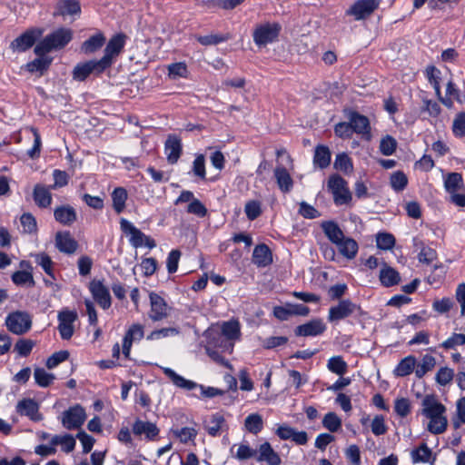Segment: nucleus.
Segmentation results:
<instances>
[{
	"mask_svg": "<svg viewBox=\"0 0 465 465\" xmlns=\"http://www.w3.org/2000/svg\"><path fill=\"white\" fill-rule=\"evenodd\" d=\"M73 38V31L69 28L60 27L47 35L35 47L37 56L45 55L53 50L64 48Z\"/></svg>",
	"mask_w": 465,
	"mask_h": 465,
	"instance_id": "1",
	"label": "nucleus"
},
{
	"mask_svg": "<svg viewBox=\"0 0 465 465\" xmlns=\"http://www.w3.org/2000/svg\"><path fill=\"white\" fill-rule=\"evenodd\" d=\"M121 230L128 236L131 245L134 248L141 247L143 245L153 249L156 246L155 242L142 232L139 229L134 226L132 223L124 218L120 220Z\"/></svg>",
	"mask_w": 465,
	"mask_h": 465,
	"instance_id": "2",
	"label": "nucleus"
},
{
	"mask_svg": "<svg viewBox=\"0 0 465 465\" xmlns=\"http://www.w3.org/2000/svg\"><path fill=\"white\" fill-rule=\"evenodd\" d=\"M280 31L281 26L276 23L260 25L253 31V42L260 47L266 46L277 40Z\"/></svg>",
	"mask_w": 465,
	"mask_h": 465,
	"instance_id": "3",
	"label": "nucleus"
},
{
	"mask_svg": "<svg viewBox=\"0 0 465 465\" xmlns=\"http://www.w3.org/2000/svg\"><path fill=\"white\" fill-rule=\"evenodd\" d=\"M5 323L11 332L24 334L31 329L32 317L26 312L17 311L6 317Z\"/></svg>",
	"mask_w": 465,
	"mask_h": 465,
	"instance_id": "4",
	"label": "nucleus"
},
{
	"mask_svg": "<svg viewBox=\"0 0 465 465\" xmlns=\"http://www.w3.org/2000/svg\"><path fill=\"white\" fill-rule=\"evenodd\" d=\"M380 5V0H357L346 11L345 15L360 21L369 17Z\"/></svg>",
	"mask_w": 465,
	"mask_h": 465,
	"instance_id": "5",
	"label": "nucleus"
},
{
	"mask_svg": "<svg viewBox=\"0 0 465 465\" xmlns=\"http://www.w3.org/2000/svg\"><path fill=\"white\" fill-rule=\"evenodd\" d=\"M103 61L89 60L77 64L73 70V78L76 81H84L90 74H100L107 68Z\"/></svg>",
	"mask_w": 465,
	"mask_h": 465,
	"instance_id": "6",
	"label": "nucleus"
},
{
	"mask_svg": "<svg viewBox=\"0 0 465 465\" xmlns=\"http://www.w3.org/2000/svg\"><path fill=\"white\" fill-rule=\"evenodd\" d=\"M43 29L31 28L24 34L14 39L10 44V48L14 52L23 53L31 48L35 42L42 36Z\"/></svg>",
	"mask_w": 465,
	"mask_h": 465,
	"instance_id": "7",
	"label": "nucleus"
},
{
	"mask_svg": "<svg viewBox=\"0 0 465 465\" xmlns=\"http://www.w3.org/2000/svg\"><path fill=\"white\" fill-rule=\"evenodd\" d=\"M328 188L333 195L334 202L347 203L351 200V193L347 182L339 175H332L329 178Z\"/></svg>",
	"mask_w": 465,
	"mask_h": 465,
	"instance_id": "8",
	"label": "nucleus"
},
{
	"mask_svg": "<svg viewBox=\"0 0 465 465\" xmlns=\"http://www.w3.org/2000/svg\"><path fill=\"white\" fill-rule=\"evenodd\" d=\"M126 36L124 34H117L114 35L106 45L104 49V54L100 59L104 64L106 68L111 67L114 64V60L116 56H118L123 51L125 45Z\"/></svg>",
	"mask_w": 465,
	"mask_h": 465,
	"instance_id": "9",
	"label": "nucleus"
},
{
	"mask_svg": "<svg viewBox=\"0 0 465 465\" xmlns=\"http://www.w3.org/2000/svg\"><path fill=\"white\" fill-rule=\"evenodd\" d=\"M86 420L84 409L76 404L64 411L62 415V424L67 430L79 429Z\"/></svg>",
	"mask_w": 465,
	"mask_h": 465,
	"instance_id": "10",
	"label": "nucleus"
},
{
	"mask_svg": "<svg viewBox=\"0 0 465 465\" xmlns=\"http://www.w3.org/2000/svg\"><path fill=\"white\" fill-rule=\"evenodd\" d=\"M359 311H361V308L357 304L350 300H341L337 305L330 308L328 321L331 322H338Z\"/></svg>",
	"mask_w": 465,
	"mask_h": 465,
	"instance_id": "11",
	"label": "nucleus"
},
{
	"mask_svg": "<svg viewBox=\"0 0 465 465\" xmlns=\"http://www.w3.org/2000/svg\"><path fill=\"white\" fill-rule=\"evenodd\" d=\"M446 191L450 193L453 203H465V194L460 191L463 186L462 176L459 173H450L444 180Z\"/></svg>",
	"mask_w": 465,
	"mask_h": 465,
	"instance_id": "12",
	"label": "nucleus"
},
{
	"mask_svg": "<svg viewBox=\"0 0 465 465\" xmlns=\"http://www.w3.org/2000/svg\"><path fill=\"white\" fill-rule=\"evenodd\" d=\"M77 319V313L74 311L67 309L59 312L58 313V331L63 340H69L74 332V322Z\"/></svg>",
	"mask_w": 465,
	"mask_h": 465,
	"instance_id": "13",
	"label": "nucleus"
},
{
	"mask_svg": "<svg viewBox=\"0 0 465 465\" xmlns=\"http://www.w3.org/2000/svg\"><path fill=\"white\" fill-rule=\"evenodd\" d=\"M149 297L151 304L150 319L153 322H159L167 318L172 308L166 303L164 299L154 292H151Z\"/></svg>",
	"mask_w": 465,
	"mask_h": 465,
	"instance_id": "14",
	"label": "nucleus"
},
{
	"mask_svg": "<svg viewBox=\"0 0 465 465\" xmlns=\"http://www.w3.org/2000/svg\"><path fill=\"white\" fill-rule=\"evenodd\" d=\"M347 117L351 124L353 133L361 134L366 140L371 139L370 121L366 116L357 112L351 111Z\"/></svg>",
	"mask_w": 465,
	"mask_h": 465,
	"instance_id": "15",
	"label": "nucleus"
},
{
	"mask_svg": "<svg viewBox=\"0 0 465 465\" xmlns=\"http://www.w3.org/2000/svg\"><path fill=\"white\" fill-rule=\"evenodd\" d=\"M446 408L435 396L426 395L421 401L420 413L427 419L436 418L440 414H445Z\"/></svg>",
	"mask_w": 465,
	"mask_h": 465,
	"instance_id": "16",
	"label": "nucleus"
},
{
	"mask_svg": "<svg viewBox=\"0 0 465 465\" xmlns=\"http://www.w3.org/2000/svg\"><path fill=\"white\" fill-rule=\"evenodd\" d=\"M90 292L96 302L103 308L108 309L111 306L112 300L107 287L100 281H93L90 283Z\"/></svg>",
	"mask_w": 465,
	"mask_h": 465,
	"instance_id": "17",
	"label": "nucleus"
},
{
	"mask_svg": "<svg viewBox=\"0 0 465 465\" xmlns=\"http://www.w3.org/2000/svg\"><path fill=\"white\" fill-rule=\"evenodd\" d=\"M164 153L169 163H177L182 153L181 139L175 134H170L164 143Z\"/></svg>",
	"mask_w": 465,
	"mask_h": 465,
	"instance_id": "18",
	"label": "nucleus"
},
{
	"mask_svg": "<svg viewBox=\"0 0 465 465\" xmlns=\"http://www.w3.org/2000/svg\"><path fill=\"white\" fill-rule=\"evenodd\" d=\"M55 247L61 252L73 254L78 248V242L71 236L69 232H58L55 234Z\"/></svg>",
	"mask_w": 465,
	"mask_h": 465,
	"instance_id": "19",
	"label": "nucleus"
},
{
	"mask_svg": "<svg viewBox=\"0 0 465 465\" xmlns=\"http://www.w3.org/2000/svg\"><path fill=\"white\" fill-rule=\"evenodd\" d=\"M326 329L325 324L321 319H314L304 324L299 325L295 329L297 336H316L322 334Z\"/></svg>",
	"mask_w": 465,
	"mask_h": 465,
	"instance_id": "20",
	"label": "nucleus"
},
{
	"mask_svg": "<svg viewBox=\"0 0 465 465\" xmlns=\"http://www.w3.org/2000/svg\"><path fill=\"white\" fill-rule=\"evenodd\" d=\"M256 460L258 461H264L268 465H280L282 460L279 454L272 449L269 442H263L260 445Z\"/></svg>",
	"mask_w": 465,
	"mask_h": 465,
	"instance_id": "21",
	"label": "nucleus"
},
{
	"mask_svg": "<svg viewBox=\"0 0 465 465\" xmlns=\"http://www.w3.org/2000/svg\"><path fill=\"white\" fill-rule=\"evenodd\" d=\"M81 12L80 3L77 0H58L54 15H74Z\"/></svg>",
	"mask_w": 465,
	"mask_h": 465,
	"instance_id": "22",
	"label": "nucleus"
},
{
	"mask_svg": "<svg viewBox=\"0 0 465 465\" xmlns=\"http://www.w3.org/2000/svg\"><path fill=\"white\" fill-rule=\"evenodd\" d=\"M38 410V404L32 399H24L16 405V411L19 414L28 416L35 420L40 419Z\"/></svg>",
	"mask_w": 465,
	"mask_h": 465,
	"instance_id": "23",
	"label": "nucleus"
},
{
	"mask_svg": "<svg viewBox=\"0 0 465 465\" xmlns=\"http://www.w3.org/2000/svg\"><path fill=\"white\" fill-rule=\"evenodd\" d=\"M105 43V36L102 32L85 40L81 45V51L86 54H91L98 51Z\"/></svg>",
	"mask_w": 465,
	"mask_h": 465,
	"instance_id": "24",
	"label": "nucleus"
},
{
	"mask_svg": "<svg viewBox=\"0 0 465 465\" xmlns=\"http://www.w3.org/2000/svg\"><path fill=\"white\" fill-rule=\"evenodd\" d=\"M224 425L225 419L220 413H214L211 415L209 419L204 420V428L208 434L213 437L220 435Z\"/></svg>",
	"mask_w": 465,
	"mask_h": 465,
	"instance_id": "25",
	"label": "nucleus"
},
{
	"mask_svg": "<svg viewBox=\"0 0 465 465\" xmlns=\"http://www.w3.org/2000/svg\"><path fill=\"white\" fill-rule=\"evenodd\" d=\"M163 373L172 381V382L182 389L192 391L198 387V384L193 381L186 380L183 376L177 374L173 370L163 367Z\"/></svg>",
	"mask_w": 465,
	"mask_h": 465,
	"instance_id": "26",
	"label": "nucleus"
},
{
	"mask_svg": "<svg viewBox=\"0 0 465 465\" xmlns=\"http://www.w3.org/2000/svg\"><path fill=\"white\" fill-rule=\"evenodd\" d=\"M133 431L135 435L144 434L147 439L152 440L159 433V430L154 423L137 420L133 425Z\"/></svg>",
	"mask_w": 465,
	"mask_h": 465,
	"instance_id": "27",
	"label": "nucleus"
},
{
	"mask_svg": "<svg viewBox=\"0 0 465 465\" xmlns=\"http://www.w3.org/2000/svg\"><path fill=\"white\" fill-rule=\"evenodd\" d=\"M272 261V252L267 245L259 244L254 248L252 253L253 263L260 267H264L270 264Z\"/></svg>",
	"mask_w": 465,
	"mask_h": 465,
	"instance_id": "28",
	"label": "nucleus"
},
{
	"mask_svg": "<svg viewBox=\"0 0 465 465\" xmlns=\"http://www.w3.org/2000/svg\"><path fill=\"white\" fill-rule=\"evenodd\" d=\"M379 278L381 284L386 287L396 285L401 280L399 272L387 264L381 269Z\"/></svg>",
	"mask_w": 465,
	"mask_h": 465,
	"instance_id": "29",
	"label": "nucleus"
},
{
	"mask_svg": "<svg viewBox=\"0 0 465 465\" xmlns=\"http://www.w3.org/2000/svg\"><path fill=\"white\" fill-rule=\"evenodd\" d=\"M277 184L282 192H290L293 186V181L289 172L284 167H277L274 170Z\"/></svg>",
	"mask_w": 465,
	"mask_h": 465,
	"instance_id": "30",
	"label": "nucleus"
},
{
	"mask_svg": "<svg viewBox=\"0 0 465 465\" xmlns=\"http://www.w3.org/2000/svg\"><path fill=\"white\" fill-rule=\"evenodd\" d=\"M331 163V151L328 146L317 145L314 150L313 163L321 169L329 166Z\"/></svg>",
	"mask_w": 465,
	"mask_h": 465,
	"instance_id": "31",
	"label": "nucleus"
},
{
	"mask_svg": "<svg viewBox=\"0 0 465 465\" xmlns=\"http://www.w3.org/2000/svg\"><path fill=\"white\" fill-rule=\"evenodd\" d=\"M321 226L327 238L334 244L340 242L344 237L342 231L334 222H323Z\"/></svg>",
	"mask_w": 465,
	"mask_h": 465,
	"instance_id": "32",
	"label": "nucleus"
},
{
	"mask_svg": "<svg viewBox=\"0 0 465 465\" xmlns=\"http://www.w3.org/2000/svg\"><path fill=\"white\" fill-rule=\"evenodd\" d=\"M54 217L57 222L67 225L75 221L76 213L73 207L62 205L54 210Z\"/></svg>",
	"mask_w": 465,
	"mask_h": 465,
	"instance_id": "33",
	"label": "nucleus"
},
{
	"mask_svg": "<svg viewBox=\"0 0 465 465\" xmlns=\"http://www.w3.org/2000/svg\"><path fill=\"white\" fill-rule=\"evenodd\" d=\"M337 247L339 252L346 258L352 259L356 256L358 252V244L351 238H342L340 242H338Z\"/></svg>",
	"mask_w": 465,
	"mask_h": 465,
	"instance_id": "34",
	"label": "nucleus"
},
{
	"mask_svg": "<svg viewBox=\"0 0 465 465\" xmlns=\"http://www.w3.org/2000/svg\"><path fill=\"white\" fill-rule=\"evenodd\" d=\"M416 367V359L414 356L403 358L394 370V374L398 377H404L411 374Z\"/></svg>",
	"mask_w": 465,
	"mask_h": 465,
	"instance_id": "35",
	"label": "nucleus"
},
{
	"mask_svg": "<svg viewBox=\"0 0 465 465\" xmlns=\"http://www.w3.org/2000/svg\"><path fill=\"white\" fill-rule=\"evenodd\" d=\"M448 426V420L445 414H440L436 418L429 419L427 430L432 434L443 433Z\"/></svg>",
	"mask_w": 465,
	"mask_h": 465,
	"instance_id": "36",
	"label": "nucleus"
},
{
	"mask_svg": "<svg viewBox=\"0 0 465 465\" xmlns=\"http://www.w3.org/2000/svg\"><path fill=\"white\" fill-rule=\"evenodd\" d=\"M263 421L259 413H252L245 418L244 428L252 434H257L262 430Z\"/></svg>",
	"mask_w": 465,
	"mask_h": 465,
	"instance_id": "37",
	"label": "nucleus"
},
{
	"mask_svg": "<svg viewBox=\"0 0 465 465\" xmlns=\"http://www.w3.org/2000/svg\"><path fill=\"white\" fill-rule=\"evenodd\" d=\"M436 359L429 354L422 357L420 363H416L415 374L418 378H422L428 371L434 369Z\"/></svg>",
	"mask_w": 465,
	"mask_h": 465,
	"instance_id": "38",
	"label": "nucleus"
},
{
	"mask_svg": "<svg viewBox=\"0 0 465 465\" xmlns=\"http://www.w3.org/2000/svg\"><path fill=\"white\" fill-rule=\"evenodd\" d=\"M52 59L45 57V55L38 56L35 60L26 64V70L30 73L39 72L41 74L47 70L51 64Z\"/></svg>",
	"mask_w": 465,
	"mask_h": 465,
	"instance_id": "39",
	"label": "nucleus"
},
{
	"mask_svg": "<svg viewBox=\"0 0 465 465\" xmlns=\"http://www.w3.org/2000/svg\"><path fill=\"white\" fill-rule=\"evenodd\" d=\"M34 378L37 385L43 388L48 387L55 379L53 373H49L45 369L39 367L35 369Z\"/></svg>",
	"mask_w": 465,
	"mask_h": 465,
	"instance_id": "40",
	"label": "nucleus"
},
{
	"mask_svg": "<svg viewBox=\"0 0 465 465\" xmlns=\"http://www.w3.org/2000/svg\"><path fill=\"white\" fill-rule=\"evenodd\" d=\"M236 448L234 457L240 460L256 458L257 450L251 448L248 444L233 445L231 449L232 451Z\"/></svg>",
	"mask_w": 465,
	"mask_h": 465,
	"instance_id": "41",
	"label": "nucleus"
},
{
	"mask_svg": "<svg viewBox=\"0 0 465 465\" xmlns=\"http://www.w3.org/2000/svg\"><path fill=\"white\" fill-rule=\"evenodd\" d=\"M430 457L431 450L425 443L411 451V459L414 463L428 462Z\"/></svg>",
	"mask_w": 465,
	"mask_h": 465,
	"instance_id": "42",
	"label": "nucleus"
},
{
	"mask_svg": "<svg viewBox=\"0 0 465 465\" xmlns=\"http://www.w3.org/2000/svg\"><path fill=\"white\" fill-rule=\"evenodd\" d=\"M333 166L336 170L344 173H350L353 169L351 159L344 153L336 155Z\"/></svg>",
	"mask_w": 465,
	"mask_h": 465,
	"instance_id": "43",
	"label": "nucleus"
},
{
	"mask_svg": "<svg viewBox=\"0 0 465 465\" xmlns=\"http://www.w3.org/2000/svg\"><path fill=\"white\" fill-rule=\"evenodd\" d=\"M180 334V331L175 327L162 328L159 330L153 331L148 336V341L160 340L163 338L177 336Z\"/></svg>",
	"mask_w": 465,
	"mask_h": 465,
	"instance_id": "44",
	"label": "nucleus"
},
{
	"mask_svg": "<svg viewBox=\"0 0 465 465\" xmlns=\"http://www.w3.org/2000/svg\"><path fill=\"white\" fill-rule=\"evenodd\" d=\"M328 369L338 375H343L347 371V363L341 356H333L329 359Z\"/></svg>",
	"mask_w": 465,
	"mask_h": 465,
	"instance_id": "45",
	"label": "nucleus"
},
{
	"mask_svg": "<svg viewBox=\"0 0 465 465\" xmlns=\"http://www.w3.org/2000/svg\"><path fill=\"white\" fill-rule=\"evenodd\" d=\"M322 425L331 432H335L341 428V420L334 412H328L322 420Z\"/></svg>",
	"mask_w": 465,
	"mask_h": 465,
	"instance_id": "46",
	"label": "nucleus"
},
{
	"mask_svg": "<svg viewBox=\"0 0 465 465\" xmlns=\"http://www.w3.org/2000/svg\"><path fill=\"white\" fill-rule=\"evenodd\" d=\"M12 281L16 285H35V281L32 273L26 271H17L14 272L12 275Z\"/></svg>",
	"mask_w": 465,
	"mask_h": 465,
	"instance_id": "47",
	"label": "nucleus"
},
{
	"mask_svg": "<svg viewBox=\"0 0 465 465\" xmlns=\"http://www.w3.org/2000/svg\"><path fill=\"white\" fill-rule=\"evenodd\" d=\"M223 334L229 340L238 339L240 336V325L237 322H223L222 327Z\"/></svg>",
	"mask_w": 465,
	"mask_h": 465,
	"instance_id": "48",
	"label": "nucleus"
},
{
	"mask_svg": "<svg viewBox=\"0 0 465 465\" xmlns=\"http://www.w3.org/2000/svg\"><path fill=\"white\" fill-rule=\"evenodd\" d=\"M377 247L381 250H391L395 244V238L388 232H380L376 236Z\"/></svg>",
	"mask_w": 465,
	"mask_h": 465,
	"instance_id": "49",
	"label": "nucleus"
},
{
	"mask_svg": "<svg viewBox=\"0 0 465 465\" xmlns=\"http://www.w3.org/2000/svg\"><path fill=\"white\" fill-rule=\"evenodd\" d=\"M451 129L455 137H463L465 135V112L456 114Z\"/></svg>",
	"mask_w": 465,
	"mask_h": 465,
	"instance_id": "50",
	"label": "nucleus"
},
{
	"mask_svg": "<svg viewBox=\"0 0 465 465\" xmlns=\"http://www.w3.org/2000/svg\"><path fill=\"white\" fill-rule=\"evenodd\" d=\"M397 147V142L396 140L391 136L386 135L381 140L380 143V151L383 155H391Z\"/></svg>",
	"mask_w": 465,
	"mask_h": 465,
	"instance_id": "51",
	"label": "nucleus"
},
{
	"mask_svg": "<svg viewBox=\"0 0 465 465\" xmlns=\"http://www.w3.org/2000/svg\"><path fill=\"white\" fill-rule=\"evenodd\" d=\"M35 345V342L30 339H20L15 343V350L20 356L27 357Z\"/></svg>",
	"mask_w": 465,
	"mask_h": 465,
	"instance_id": "52",
	"label": "nucleus"
},
{
	"mask_svg": "<svg viewBox=\"0 0 465 465\" xmlns=\"http://www.w3.org/2000/svg\"><path fill=\"white\" fill-rule=\"evenodd\" d=\"M36 263L43 268V270L52 278H54L53 272V261L51 258L45 252L38 253L35 255Z\"/></svg>",
	"mask_w": 465,
	"mask_h": 465,
	"instance_id": "53",
	"label": "nucleus"
},
{
	"mask_svg": "<svg viewBox=\"0 0 465 465\" xmlns=\"http://www.w3.org/2000/svg\"><path fill=\"white\" fill-rule=\"evenodd\" d=\"M422 113H427L430 117H438L441 112L440 104L430 99L422 100V106L420 108Z\"/></svg>",
	"mask_w": 465,
	"mask_h": 465,
	"instance_id": "54",
	"label": "nucleus"
},
{
	"mask_svg": "<svg viewBox=\"0 0 465 465\" xmlns=\"http://www.w3.org/2000/svg\"><path fill=\"white\" fill-rule=\"evenodd\" d=\"M465 344V334L462 333H453L450 338L444 341L440 347L445 350H452L457 346Z\"/></svg>",
	"mask_w": 465,
	"mask_h": 465,
	"instance_id": "55",
	"label": "nucleus"
},
{
	"mask_svg": "<svg viewBox=\"0 0 465 465\" xmlns=\"http://www.w3.org/2000/svg\"><path fill=\"white\" fill-rule=\"evenodd\" d=\"M407 183V176L401 171L395 172L391 175V185L395 191L403 190Z\"/></svg>",
	"mask_w": 465,
	"mask_h": 465,
	"instance_id": "56",
	"label": "nucleus"
},
{
	"mask_svg": "<svg viewBox=\"0 0 465 465\" xmlns=\"http://www.w3.org/2000/svg\"><path fill=\"white\" fill-rule=\"evenodd\" d=\"M69 357L68 351H59L54 353H53L47 360H46V367L48 369H54L61 362L66 361Z\"/></svg>",
	"mask_w": 465,
	"mask_h": 465,
	"instance_id": "57",
	"label": "nucleus"
},
{
	"mask_svg": "<svg viewBox=\"0 0 465 465\" xmlns=\"http://www.w3.org/2000/svg\"><path fill=\"white\" fill-rule=\"evenodd\" d=\"M20 222L23 227V231L25 233H33L36 232V221L35 217L30 213H24L21 218Z\"/></svg>",
	"mask_w": 465,
	"mask_h": 465,
	"instance_id": "58",
	"label": "nucleus"
},
{
	"mask_svg": "<svg viewBox=\"0 0 465 465\" xmlns=\"http://www.w3.org/2000/svg\"><path fill=\"white\" fill-rule=\"evenodd\" d=\"M34 199L37 203H50L51 194L45 187L36 185L34 190Z\"/></svg>",
	"mask_w": 465,
	"mask_h": 465,
	"instance_id": "59",
	"label": "nucleus"
},
{
	"mask_svg": "<svg viewBox=\"0 0 465 465\" xmlns=\"http://www.w3.org/2000/svg\"><path fill=\"white\" fill-rule=\"evenodd\" d=\"M371 427L372 433L376 436L383 435L387 431V426L381 415H377L373 418Z\"/></svg>",
	"mask_w": 465,
	"mask_h": 465,
	"instance_id": "60",
	"label": "nucleus"
},
{
	"mask_svg": "<svg viewBox=\"0 0 465 465\" xmlns=\"http://www.w3.org/2000/svg\"><path fill=\"white\" fill-rule=\"evenodd\" d=\"M437 258L436 251L428 246H422L418 254V259L420 262L429 264Z\"/></svg>",
	"mask_w": 465,
	"mask_h": 465,
	"instance_id": "61",
	"label": "nucleus"
},
{
	"mask_svg": "<svg viewBox=\"0 0 465 465\" xmlns=\"http://www.w3.org/2000/svg\"><path fill=\"white\" fill-rule=\"evenodd\" d=\"M454 372L451 369L443 367L440 368L436 374V381L440 385H447L453 379Z\"/></svg>",
	"mask_w": 465,
	"mask_h": 465,
	"instance_id": "62",
	"label": "nucleus"
},
{
	"mask_svg": "<svg viewBox=\"0 0 465 465\" xmlns=\"http://www.w3.org/2000/svg\"><path fill=\"white\" fill-rule=\"evenodd\" d=\"M174 434L182 442L186 443L189 440H193L196 437L197 431L193 428L184 427L180 430H176Z\"/></svg>",
	"mask_w": 465,
	"mask_h": 465,
	"instance_id": "63",
	"label": "nucleus"
},
{
	"mask_svg": "<svg viewBox=\"0 0 465 465\" xmlns=\"http://www.w3.org/2000/svg\"><path fill=\"white\" fill-rule=\"evenodd\" d=\"M394 410L399 416L406 417L411 411L410 401L406 398L397 399Z\"/></svg>",
	"mask_w": 465,
	"mask_h": 465,
	"instance_id": "64",
	"label": "nucleus"
}]
</instances>
